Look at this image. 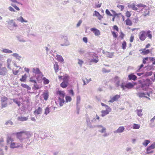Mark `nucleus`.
Returning <instances> with one entry per match:
<instances>
[{"label": "nucleus", "mask_w": 155, "mask_h": 155, "mask_svg": "<svg viewBox=\"0 0 155 155\" xmlns=\"http://www.w3.org/2000/svg\"><path fill=\"white\" fill-rule=\"evenodd\" d=\"M80 100L81 99L80 97H77V105L78 106V104L80 103Z\"/></svg>", "instance_id": "54"}, {"label": "nucleus", "mask_w": 155, "mask_h": 155, "mask_svg": "<svg viewBox=\"0 0 155 155\" xmlns=\"http://www.w3.org/2000/svg\"><path fill=\"white\" fill-rule=\"evenodd\" d=\"M12 55L15 57L16 59H18L19 61L20 60L21 58V56H20L19 54L17 53H14L12 54Z\"/></svg>", "instance_id": "25"}, {"label": "nucleus", "mask_w": 155, "mask_h": 155, "mask_svg": "<svg viewBox=\"0 0 155 155\" xmlns=\"http://www.w3.org/2000/svg\"><path fill=\"white\" fill-rule=\"evenodd\" d=\"M150 32L151 31L150 30H148L146 32V36L147 35L150 39H151L152 38V35L150 33Z\"/></svg>", "instance_id": "38"}, {"label": "nucleus", "mask_w": 155, "mask_h": 155, "mask_svg": "<svg viewBox=\"0 0 155 155\" xmlns=\"http://www.w3.org/2000/svg\"><path fill=\"white\" fill-rule=\"evenodd\" d=\"M21 86L22 87L26 88L28 90H30L31 89V88L26 84H21Z\"/></svg>", "instance_id": "31"}, {"label": "nucleus", "mask_w": 155, "mask_h": 155, "mask_svg": "<svg viewBox=\"0 0 155 155\" xmlns=\"http://www.w3.org/2000/svg\"><path fill=\"white\" fill-rule=\"evenodd\" d=\"M42 80L44 81V83L45 84H47L49 83V81L45 77L42 78Z\"/></svg>", "instance_id": "40"}, {"label": "nucleus", "mask_w": 155, "mask_h": 155, "mask_svg": "<svg viewBox=\"0 0 155 155\" xmlns=\"http://www.w3.org/2000/svg\"><path fill=\"white\" fill-rule=\"evenodd\" d=\"M6 22L8 23V28L11 30H12L14 28H16L18 27V25L13 19L9 20V21Z\"/></svg>", "instance_id": "3"}, {"label": "nucleus", "mask_w": 155, "mask_h": 155, "mask_svg": "<svg viewBox=\"0 0 155 155\" xmlns=\"http://www.w3.org/2000/svg\"><path fill=\"white\" fill-rule=\"evenodd\" d=\"M33 89H35V90H38L40 88L38 85L37 84L36 82L34 84Z\"/></svg>", "instance_id": "46"}, {"label": "nucleus", "mask_w": 155, "mask_h": 155, "mask_svg": "<svg viewBox=\"0 0 155 155\" xmlns=\"http://www.w3.org/2000/svg\"><path fill=\"white\" fill-rule=\"evenodd\" d=\"M49 112H50V111H49V108L48 107H47L45 109V115H47L49 113Z\"/></svg>", "instance_id": "53"}, {"label": "nucleus", "mask_w": 155, "mask_h": 155, "mask_svg": "<svg viewBox=\"0 0 155 155\" xmlns=\"http://www.w3.org/2000/svg\"><path fill=\"white\" fill-rule=\"evenodd\" d=\"M54 69L55 70V72L56 73H57L58 70L59 69V66L56 62H55V63L54 64Z\"/></svg>", "instance_id": "29"}, {"label": "nucleus", "mask_w": 155, "mask_h": 155, "mask_svg": "<svg viewBox=\"0 0 155 155\" xmlns=\"http://www.w3.org/2000/svg\"><path fill=\"white\" fill-rule=\"evenodd\" d=\"M139 37L141 41H144L146 38V31H142L140 32L139 33Z\"/></svg>", "instance_id": "5"}, {"label": "nucleus", "mask_w": 155, "mask_h": 155, "mask_svg": "<svg viewBox=\"0 0 155 155\" xmlns=\"http://www.w3.org/2000/svg\"><path fill=\"white\" fill-rule=\"evenodd\" d=\"M112 11L113 12L114 15V16L112 18V21H114V18H115V17L117 16L118 15V14H117V13H116V12L114 11Z\"/></svg>", "instance_id": "55"}, {"label": "nucleus", "mask_w": 155, "mask_h": 155, "mask_svg": "<svg viewBox=\"0 0 155 155\" xmlns=\"http://www.w3.org/2000/svg\"><path fill=\"white\" fill-rule=\"evenodd\" d=\"M63 81L68 82L69 77L68 76H64L63 78Z\"/></svg>", "instance_id": "48"}, {"label": "nucleus", "mask_w": 155, "mask_h": 155, "mask_svg": "<svg viewBox=\"0 0 155 155\" xmlns=\"http://www.w3.org/2000/svg\"><path fill=\"white\" fill-rule=\"evenodd\" d=\"M108 53V55L107 56V57L110 58H112L113 56V53Z\"/></svg>", "instance_id": "61"}, {"label": "nucleus", "mask_w": 155, "mask_h": 155, "mask_svg": "<svg viewBox=\"0 0 155 155\" xmlns=\"http://www.w3.org/2000/svg\"><path fill=\"white\" fill-rule=\"evenodd\" d=\"M1 107L2 109L7 107L9 104L8 99L5 96H2L0 98Z\"/></svg>", "instance_id": "2"}, {"label": "nucleus", "mask_w": 155, "mask_h": 155, "mask_svg": "<svg viewBox=\"0 0 155 155\" xmlns=\"http://www.w3.org/2000/svg\"><path fill=\"white\" fill-rule=\"evenodd\" d=\"M142 110V109H138L137 110V114L139 117H141L143 115L142 114H141Z\"/></svg>", "instance_id": "43"}, {"label": "nucleus", "mask_w": 155, "mask_h": 155, "mask_svg": "<svg viewBox=\"0 0 155 155\" xmlns=\"http://www.w3.org/2000/svg\"><path fill=\"white\" fill-rule=\"evenodd\" d=\"M124 34L123 33V32L121 31L120 32V34L119 36L120 37L121 39H123L124 37Z\"/></svg>", "instance_id": "57"}, {"label": "nucleus", "mask_w": 155, "mask_h": 155, "mask_svg": "<svg viewBox=\"0 0 155 155\" xmlns=\"http://www.w3.org/2000/svg\"><path fill=\"white\" fill-rule=\"evenodd\" d=\"M124 127L123 126L120 127L117 130L114 131V133L115 134L117 133H120L123 132L124 130Z\"/></svg>", "instance_id": "10"}, {"label": "nucleus", "mask_w": 155, "mask_h": 155, "mask_svg": "<svg viewBox=\"0 0 155 155\" xmlns=\"http://www.w3.org/2000/svg\"><path fill=\"white\" fill-rule=\"evenodd\" d=\"M91 31H92L96 36H98L100 35V33L99 30L95 28H91Z\"/></svg>", "instance_id": "8"}, {"label": "nucleus", "mask_w": 155, "mask_h": 155, "mask_svg": "<svg viewBox=\"0 0 155 155\" xmlns=\"http://www.w3.org/2000/svg\"><path fill=\"white\" fill-rule=\"evenodd\" d=\"M13 124V123L10 120L6 121L5 123V125H9L10 126L12 125Z\"/></svg>", "instance_id": "35"}, {"label": "nucleus", "mask_w": 155, "mask_h": 155, "mask_svg": "<svg viewBox=\"0 0 155 155\" xmlns=\"http://www.w3.org/2000/svg\"><path fill=\"white\" fill-rule=\"evenodd\" d=\"M128 79L129 80H133L134 81L137 79V76L134 75L133 74H131L128 75Z\"/></svg>", "instance_id": "14"}, {"label": "nucleus", "mask_w": 155, "mask_h": 155, "mask_svg": "<svg viewBox=\"0 0 155 155\" xmlns=\"http://www.w3.org/2000/svg\"><path fill=\"white\" fill-rule=\"evenodd\" d=\"M59 94L60 95V97H59L61 98H63L64 96V94L63 92L61 91H59Z\"/></svg>", "instance_id": "45"}, {"label": "nucleus", "mask_w": 155, "mask_h": 155, "mask_svg": "<svg viewBox=\"0 0 155 155\" xmlns=\"http://www.w3.org/2000/svg\"><path fill=\"white\" fill-rule=\"evenodd\" d=\"M10 147L11 148H15L18 147H19L18 143H16L12 142L10 143Z\"/></svg>", "instance_id": "15"}, {"label": "nucleus", "mask_w": 155, "mask_h": 155, "mask_svg": "<svg viewBox=\"0 0 155 155\" xmlns=\"http://www.w3.org/2000/svg\"><path fill=\"white\" fill-rule=\"evenodd\" d=\"M155 147V142L149 146L147 149V151H150L152 149H154Z\"/></svg>", "instance_id": "24"}, {"label": "nucleus", "mask_w": 155, "mask_h": 155, "mask_svg": "<svg viewBox=\"0 0 155 155\" xmlns=\"http://www.w3.org/2000/svg\"><path fill=\"white\" fill-rule=\"evenodd\" d=\"M78 52L80 54H83L84 52V51L82 49H80L78 50Z\"/></svg>", "instance_id": "63"}, {"label": "nucleus", "mask_w": 155, "mask_h": 155, "mask_svg": "<svg viewBox=\"0 0 155 155\" xmlns=\"http://www.w3.org/2000/svg\"><path fill=\"white\" fill-rule=\"evenodd\" d=\"M11 5L13 7L17 10L19 11L20 10L19 8L17 7L15 5L13 4H11Z\"/></svg>", "instance_id": "58"}, {"label": "nucleus", "mask_w": 155, "mask_h": 155, "mask_svg": "<svg viewBox=\"0 0 155 155\" xmlns=\"http://www.w3.org/2000/svg\"><path fill=\"white\" fill-rule=\"evenodd\" d=\"M138 17H136L133 19V21L135 23H137L138 21Z\"/></svg>", "instance_id": "60"}, {"label": "nucleus", "mask_w": 155, "mask_h": 155, "mask_svg": "<svg viewBox=\"0 0 155 155\" xmlns=\"http://www.w3.org/2000/svg\"><path fill=\"white\" fill-rule=\"evenodd\" d=\"M149 85L147 84L144 83L141 84V88L144 91H147L148 89Z\"/></svg>", "instance_id": "19"}, {"label": "nucleus", "mask_w": 155, "mask_h": 155, "mask_svg": "<svg viewBox=\"0 0 155 155\" xmlns=\"http://www.w3.org/2000/svg\"><path fill=\"white\" fill-rule=\"evenodd\" d=\"M58 60L60 62H62L64 61V59L62 56L59 55H57L56 56Z\"/></svg>", "instance_id": "33"}, {"label": "nucleus", "mask_w": 155, "mask_h": 155, "mask_svg": "<svg viewBox=\"0 0 155 155\" xmlns=\"http://www.w3.org/2000/svg\"><path fill=\"white\" fill-rule=\"evenodd\" d=\"M93 16H96L97 17L98 19L100 20L102 17L100 14L97 11H95L94 13L93 14Z\"/></svg>", "instance_id": "16"}, {"label": "nucleus", "mask_w": 155, "mask_h": 155, "mask_svg": "<svg viewBox=\"0 0 155 155\" xmlns=\"http://www.w3.org/2000/svg\"><path fill=\"white\" fill-rule=\"evenodd\" d=\"M116 79L115 81V85L117 87H119V86L121 87V84H120V81L118 77L116 76L115 77Z\"/></svg>", "instance_id": "17"}, {"label": "nucleus", "mask_w": 155, "mask_h": 155, "mask_svg": "<svg viewBox=\"0 0 155 155\" xmlns=\"http://www.w3.org/2000/svg\"><path fill=\"white\" fill-rule=\"evenodd\" d=\"M134 85L130 82H129L126 84L125 83L122 82L121 84V88L123 91H126V88L130 89L133 87Z\"/></svg>", "instance_id": "4"}, {"label": "nucleus", "mask_w": 155, "mask_h": 155, "mask_svg": "<svg viewBox=\"0 0 155 155\" xmlns=\"http://www.w3.org/2000/svg\"><path fill=\"white\" fill-rule=\"evenodd\" d=\"M136 94L137 96L139 97L140 98H141L143 97H145V96H144L145 94L144 93L138 92L136 93Z\"/></svg>", "instance_id": "27"}, {"label": "nucleus", "mask_w": 155, "mask_h": 155, "mask_svg": "<svg viewBox=\"0 0 155 155\" xmlns=\"http://www.w3.org/2000/svg\"><path fill=\"white\" fill-rule=\"evenodd\" d=\"M32 72L35 74H42V73L40 71L38 68H32Z\"/></svg>", "instance_id": "9"}, {"label": "nucleus", "mask_w": 155, "mask_h": 155, "mask_svg": "<svg viewBox=\"0 0 155 155\" xmlns=\"http://www.w3.org/2000/svg\"><path fill=\"white\" fill-rule=\"evenodd\" d=\"M126 42L125 41H124L122 44V47L123 49H125L126 48Z\"/></svg>", "instance_id": "51"}, {"label": "nucleus", "mask_w": 155, "mask_h": 155, "mask_svg": "<svg viewBox=\"0 0 155 155\" xmlns=\"http://www.w3.org/2000/svg\"><path fill=\"white\" fill-rule=\"evenodd\" d=\"M17 138L21 142L26 143L31 137L30 132L27 131H22L16 134Z\"/></svg>", "instance_id": "1"}, {"label": "nucleus", "mask_w": 155, "mask_h": 155, "mask_svg": "<svg viewBox=\"0 0 155 155\" xmlns=\"http://www.w3.org/2000/svg\"><path fill=\"white\" fill-rule=\"evenodd\" d=\"M63 41L64 43L63 44H61V45L62 46H67L70 45V43L68 40V38L66 36L63 37Z\"/></svg>", "instance_id": "6"}, {"label": "nucleus", "mask_w": 155, "mask_h": 155, "mask_svg": "<svg viewBox=\"0 0 155 155\" xmlns=\"http://www.w3.org/2000/svg\"><path fill=\"white\" fill-rule=\"evenodd\" d=\"M150 143V140H144V142L142 144L143 146L146 147Z\"/></svg>", "instance_id": "37"}, {"label": "nucleus", "mask_w": 155, "mask_h": 155, "mask_svg": "<svg viewBox=\"0 0 155 155\" xmlns=\"http://www.w3.org/2000/svg\"><path fill=\"white\" fill-rule=\"evenodd\" d=\"M150 13L149 10L148 9H143L142 10V13L143 15L144 16L148 15Z\"/></svg>", "instance_id": "18"}, {"label": "nucleus", "mask_w": 155, "mask_h": 155, "mask_svg": "<svg viewBox=\"0 0 155 155\" xmlns=\"http://www.w3.org/2000/svg\"><path fill=\"white\" fill-rule=\"evenodd\" d=\"M102 71L104 73H108L110 71V70H107L105 68H103L102 69Z\"/></svg>", "instance_id": "52"}, {"label": "nucleus", "mask_w": 155, "mask_h": 155, "mask_svg": "<svg viewBox=\"0 0 155 155\" xmlns=\"http://www.w3.org/2000/svg\"><path fill=\"white\" fill-rule=\"evenodd\" d=\"M120 97V96L118 95H116L114 96L109 101L110 102L113 103L114 101H116Z\"/></svg>", "instance_id": "13"}, {"label": "nucleus", "mask_w": 155, "mask_h": 155, "mask_svg": "<svg viewBox=\"0 0 155 155\" xmlns=\"http://www.w3.org/2000/svg\"><path fill=\"white\" fill-rule=\"evenodd\" d=\"M112 33L113 36L114 38H116L117 36V35L116 33L114 31H112Z\"/></svg>", "instance_id": "64"}, {"label": "nucleus", "mask_w": 155, "mask_h": 155, "mask_svg": "<svg viewBox=\"0 0 155 155\" xmlns=\"http://www.w3.org/2000/svg\"><path fill=\"white\" fill-rule=\"evenodd\" d=\"M13 101L18 106H20L21 105L20 102L19 101L17 100L16 99H13Z\"/></svg>", "instance_id": "47"}, {"label": "nucleus", "mask_w": 155, "mask_h": 155, "mask_svg": "<svg viewBox=\"0 0 155 155\" xmlns=\"http://www.w3.org/2000/svg\"><path fill=\"white\" fill-rule=\"evenodd\" d=\"M14 141V139L13 138H12L10 134L7 135V144H10L11 142Z\"/></svg>", "instance_id": "11"}, {"label": "nucleus", "mask_w": 155, "mask_h": 155, "mask_svg": "<svg viewBox=\"0 0 155 155\" xmlns=\"http://www.w3.org/2000/svg\"><path fill=\"white\" fill-rule=\"evenodd\" d=\"M106 129L103 127V128H102L101 130H98L99 132H101V133H105L106 132Z\"/></svg>", "instance_id": "50"}, {"label": "nucleus", "mask_w": 155, "mask_h": 155, "mask_svg": "<svg viewBox=\"0 0 155 155\" xmlns=\"http://www.w3.org/2000/svg\"><path fill=\"white\" fill-rule=\"evenodd\" d=\"M126 24L127 25L130 26L132 25V22L131 20L129 18H127L126 21Z\"/></svg>", "instance_id": "41"}, {"label": "nucleus", "mask_w": 155, "mask_h": 155, "mask_svg": "<svg viewBox=\"0 0 155 155\" xmlns=\"http://www.w3.org/2000/svg\"><path fill=\"white\" fill-rule=\"evenodd\" d=\"M117 7L120 9L121 11H123L124 8V6L122 5H117Z\"/></svg>", "instance_id": "49"}, {"label": "nucleus", "mask_w": 155, "mask_h": 155, "mask_svg": "<svg viewBox=\"0 0 155 155\" xmlns=\"http://www.w3.org/2000/svg\"><path fill=\"white\" fill-rule=\"evenodd\" d=\"M28 117H18V120L19 121H26L28 120Z\"/></svg>", "instance_id": "21"}, {"label": "nucleus", "mask_w": 155, "mask_h": 155, "mask_svg": "<svg viewBox=\"0 0 155 155\" xmlns=\"http://www.w3.org/2000/svg\"><path fill=\"white\" fill-rule=\"evenodd\" d=\"M133 128L134 129H138L140 128V125L138 124H134L133 125Z\"/></svg>", "instance_id": "42"}, {"label": "nucleus", "mask_w": 155, "mask_h": 155, "mask_svg": "<svg viewBox=\"0 0 155 155\" xmlns=\"http://www.w3.org/2000/svg\"><path fill=\"white\" fill-rule=\"evenodd\" d=\"M101 105L102 106H104L105 107V110H111V109L108 105L104 103H101Z\"/></svg>", "instance_id": "39"}, {"label": "nucleus", "mask_w": 155, "mask_h": 155, "mask_svg": "<svg viewBox=\"0 0 155 155\" xmlns=\"http://www.w3.org/2000/svg\"><path fill=\"white\" fill-rule=\"evenodd\" d=\"M7 72L8 70L5 67H4L0 68V75L4 76L6 75Z\"/></svg>", "instance_id": "7"}, {"label": "nucleus", "mask_w": 155, "mask_h": 155, "mask_svg": "<svg viewBox=\"0 0 155 155\" xmlns=\"http://www.w3.org/2000/svg\"><path fill=\"white\" fill-rule=\"evenodd\" d=\"M106 13L108 15L112 16V15L111 14L108 9H106L105 11Z\"/></svg>", "instance_id": "56"}, {"label": "nucleus", "mask_w": 155, "mask_h": 155, "mask_svg": "<svg viewBox=\"0 0 155 155\" xmlns=\"http://www.w3.org/2000/svg\"><path fill=\"white\" fill-rule=\"evenodd\" d=\"M87 127H89L90 128H93L95 127V126H94V127H93L92 126V124H91V122H90V123H87Z\"/></svg>", "instance_id": "59"}, {"label": "nucleus", "mask_w": 155, "mask_h": 155, "mask_svg": "<svg viewBox=\"0 0 155 155\" xmlns=\"http://www.w3.org/2000/svg\"><path fill=\"white\" fill-rule=\"evenodd\" d=\"M2 51L4 53H6L8 54L11 53L12 52V51L6 48H3L2 50Z\"/></svg>", "instance_id": "30"}, {"label": "nucleus", "mask_w": 155, "mask_h": 155, "mask_svg": "<svg viewBox=\"0 0 155 155\" xmlns=\"http://www.w3.org/2000/svg\"><path fill=\"white\" fill-rule=\"evenodd\" d=\"M48 93L45 92L43 94V96L44 99L45 100H47L48 97Z\"/></svg>", "instance_id": "34"}, {"label": "nucleus", "mask_w": 155, "mask_h": 155, "mask_svg": "<svg viewBox=\"0 0 155 155\" xmlns=\"http://www.w3.org/2000/svg\"><path fill=\"white\" fill-rule=\"evenodd\" d=\"M16 37L17 40L20 42H26V41L21 36H16Z\"/></svg>", "instance_id": "23"}, {"label": "nucleus", "mask_w": 155, "mask_h": 155, "mask_svg": "<svg viewBox=\"0 0 155 155\" xmlns=\"http://www.w3.org/2000/svg\"><path fill=\"white\" fill-rule=\"evenodd\" d=\"M71 98L69 96H66L65 97L66 102H71Z\"/></svg>", "instance_id": "44"}, {"label": "nucleus", "mask_w": 155, "mask_h": 155, "mask_svg": "<svg viewBox=\"0 0 155 155\" xmlns=\"http://www.w3.org/2000/svg\"><path fill=\"white\" fill-rule=\"evenodd\" d=\"M130 8H132V9L134 10H136L138 9L137 8L135 7V6L133 5H130Z\"/></svg>", "instance_id": "62"}, {"label": "nucleus", "mask_w": 155, "mask_h": 155, "mask_svg": "<svg viewBox=\"0 0 155 155\" xmlns=\"http://www.w3.org/2000/svg\"><path fill=\"white\" fill-rule=\"evenodd\" d=\"M58 99L59 102V105L60 106H62L65 102L63 98H61V97H58Z\"/></svg>", "instance_id": "26"}, {"label": "nucleus", "mask_w": 155, "mask_h": 155, "mask_svg": "<svg viewBox=\"0 0 155 155\" xmlns=\"http://www.w3.org/2000/svg\"><path fill=\"white\" fill-rule=\"evenodd\" d=\"M141 52L143 55H146L150 52V50L148 49L145 50V49H143Z\"/></svg>", "instance_id": "36"}, {"label": "nucleus", "mask_w": 155, "mask_h": 155, "mask_svg": "<svg viewBox=\"0 0 155 155\" xmlns=\"http://www.w3.org/2000/svg\"><path fill=\"white\" fill-rule=\"evenodd\" d=\"M17 20L20 21L21 23H23L24 22H27L28 21L27 20L24 19L23 17L21 16H20L19 17H18L17 18Z\"/></svg>", "instance_id": "20"}, {"label": "nucleus", "mask_w": 155, "mask_h": 155, "mask_svg": "<svg viewBox=\"0 0 155 155\" xmlns=\"http://www.w3.org/2000/svg\"><path fill=\"white\" fill-rule=\"evenodd\" d=\"M42 111V109L40 107H38V109L35 110L34 113H36L37 114H39L41 113Z\"/></svg>", "instance_id": "22"}, {"label": "nucleus", "mask_w": 155, "mask_h": 155, "mask_svg": "<svg viewBox=\"0 0 155 155\" xmlns=\"http://www.w3.org/2000/svg\"><path fill=\"white\" fill-rule=\"evenodd\" d=\"M26 78L27 76L26 74H25L22 76V78L20 79V80L21 82H25L26 81Z\"/></svg>", "instance_id": "32"}, {"label": "nucleus", "mask_w": 155, "mask_h": 155, "mask_svg": "<svg viewBox=\"0 0 155 155\" xmlns=\"http://www.w3.org/2000/svg\"><path fill=\"white\" fill-rule=\"evenodd\" d=\"M111 111V110H102L101 111V116L102 117H104L106 115L108 114L109 112Z\"/></svg>", "instance_id": "12"}, {"label": "nucleus", "mask_w": 155, "mask_h": 155, "mask_svg": "<svg viewBox=\"0 0 155 155\" xmlns=\"http://www.w3.org/2000/svg\"><path fill=\"white\" fill-rule=\"evenodd\" d=\"M68 82L63 81L61 84L60 86L63 88H66L68 86Z\"/></svg>", "instance_id": "28"}]
</instances>
